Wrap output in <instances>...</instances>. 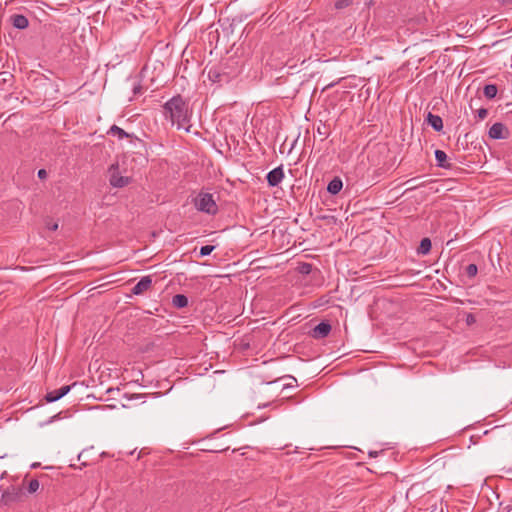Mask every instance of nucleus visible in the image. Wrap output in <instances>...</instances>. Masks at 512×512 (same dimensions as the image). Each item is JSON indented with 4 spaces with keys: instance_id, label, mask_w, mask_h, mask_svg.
<instances>
[{
    "instance_id": "obj_1",
    "label": "nucleus",
    "mask_w": 512,
    "mask_h": 512,
    "mask_svg": "<svg viewBox=\"0 0 512 512\" xmlns=\"http://www.w3.org/2000/svg\"><path fill=\"white\" fill-rule=\"evenodd\" d=\"M165 116L170 119L173 125L178 129H184L186 132L190 131L191 125L188 105L180 96H174L168 100L164 105Z\"/></svg>"
},
{
    "instance_id": "obj_2",
    "label": "nucleus",
    "mask_w": 512,
    "mask_h": 512,
    "mask_svg": "<svg viewBox=\"0 0 512 512\" xmlns=\"http://www.w3.org/2000/svg\"><path fill=\"white\" fill-rule=\"evenodd\" d=\"M24 496L25 494L21 486L9 485L1 489L0 506L11 508L15 504L22 502Z\"/></svg>"
},
{
    "instance_id": "obj_3",
    "label": "nucleus",
    "mask_w": 512,
    "mask_h": 512,
    "mask_svg": "<svg viewBox=\"0 0 512 512\" xmlns=\"http://www.w3.org/2000/svg\"><path fill=\"white\" fill-rule=\"evenodd\" d=\"M194 205L198 211L209 215H215L218 211V206L210 193L200 192L194 200Z\"/></svg>"
},
{
    "instance_id": "obj_4",
    "label": "nucleus",
    "mask_w": 512,
    "mask_h": 512,
    "mask_svg": "<svg viewBox=\"0 0 512 512\" xmlns=\"http://www.w3.org/2000/svg\"><path fill=\"white\" fill-rule=\"evenodd\" d=\"M109 172H110L109 182H110L111 186L117 187V188H122L129 184V182H130L129 177L120 175V173L118 171V165L113 164L110 167Z\"/></svg>"
},
{
    "instance_id": "obj_5",
    "label": "nucleus",
    "mask_w": 512,
    "mask_h": 512,
    "mask_svg": "<svg viewBox=\"0 0 512 512\" xmlns=\"http://www.w3.org/2000/svg\"><path fill=\"white\" fill-rule=\"evenodd\" d=\"M488 135L495 140L506 139L509 136V130L503 123L497 122L490 127Z\"/></svg>"
},
{
    "instance_id": "obj_6",
    "label": "nucleus",
    "mask_w": 512,
    "mask_h": 512,
    "mask_svg": "<svg viewBox=\"0 0 512 512\" xmlns=\"http://www.w3.org/2000/svg\"><path fill=\"white\" fill-rule=\"evenodd\" d=\"M284 178V171L282 166L276 167L270 172H268L266 179L268 182V185L271 187L277 186Z\"/></svg>"
},
{
    "instance_id": "obj_7",
    "label": "nucleus",
    "mask_w": 512,
    "mask_h": 512,
    "mask_svg": "<svg viewBox=\"0 0 512 512\" xmlns=\"http://www.w3.org/2000/svg\"><path fill=\"white\" fill-rule=\"evenodd\" d=\"M330 331L331 325L327 322H321L312 329L310 335L314 339H322L327 337Z\"/></svg>"
},
{
    "instance_id": "obj_8",
    "label": "nucleus",
    "mask_w": 512,
    "mask_h": 512,
    "mask_svg": "<svg viewBox=\"0 0 512 512\" xmlns=\"http://www.w3.org/2000/svg\"><path fill=\"white\" fill-rule=\"evenodd\" d=\"M75 384H73L74 386ZM72 385L62 386L60 389L50 391L46 394L45 399L47 402H55L69 393Z\"/></svg>"
},
{
    "instance_id": "obj_9",
    "label": "nucleus",
    "mask_w": 512,
    "mask_h": 512,
    "mask_svg": "<svg viewBox=\"0 0 512 512\" xmlns=\"http://www.w3.org/2000/svg\"><path fill=\"white\" fill-rule=\"evenodd\" d=\"M152 284V279L150 276H145L140 279V281L133 287L132 293L135 295H140L147 291Z\"/></svg>"
},
{
    "instance_id": "obj_10",
    "label": "nucleus",
    "mask_w": 512,
    "mask_h": 512,
    "mask_svg": "<svg viewBox=\"0 0 512 512\" xmlns=\"http://www.w3.org/2000/svg\"><path fill=\"white\" fill-rule=\"evenodd\" d=\"M11 24L14 28L23 30L29 25V21L26 16L22 14H14L10 17Z\"/></svg>"
},
{
    "instance_id": "obj_11",
    "label": "nucleus",
    "mask_w": 512,
    "mask_h": 512,
    "mask_svg": "<svg viewBox=\"0 0 512 512\" xmlns=\"http://www.w3.org/2000/svg\"><path fill=\"white\" fill-rule=\"evenodd\" d=\"M427 123L437 132L443 129V120L439 115L432 114L429 112L427 114Z\"/></svg>"
},
{
    "instance_id": "obj_12",
    "label": "nucleus",
    "mask_w": 512,
    "mask_h": 512,
    "mask_svg": "<svg viewBox=\"0 0 512 512\" xmlns=\"http://www.w3.org/2000/svg\"><path fill=\"white\" fill-rule=\"evenodd\" d=\"M342 187V180L339 177H335L328 183L327 191L332 195H336L341 191Z\"/></svg>"
},
{
    "instance_id": "obj_13",
    "label": "nucleus",
    "mask_w": 512,
    "mask_h": 512,
    "mask_svg": "<svg viewBox=\"0 0 512 512\" xmlns=\"http://www.w3.org/2000/svg\"><path fill=\"white\" fill-rule=\"evenodd\" d=\"M435 159L437 166L441 168H448L450 164L447 162V154L443 150L435 151Z\"/></svg>"
},
{
    "instance_id": "obj_14",
    "label": "nucleus",
    "mask_w": 512,
    "mask_h": 512,
    "mask_svg": "<svg viewBox=\"0 0 512 512\" xmlns=\"http://www.w3.org/2000/svg\"><path fill=\"white\" fill-rule=\"evenodd\" d=\"M107 134L111 136H116L118 139L130 137V135L127 132H125L122 128H120L117 125H112L108 130Z\"/></svg>"
},
{
    "instance_id": "obj_15",
    "label": "nucleus",
    "mask_w": 512,
    "mask_h": 512,
    "mask_svg": "<svg viewBox=\"0 0 512 512\" xmlns=\"http://www.w3.org/2000/svg\"><path fill=\"white\" fill-rule=\"evenodd\" d=\"M172 304L176 308H184L188 305V298L183 294H177L173 296Z\"/></svg>"
},
{
    "instance_id": "obj_16",
    "label": "nucleus",
    "mask_w": 512,
    "mask_h": 512,
    "mask_svg": "<svg viewBox=\"0 0 512 512\" xmlns=\"http://www.w3.org/2000/svg\"><path fill=\"white\" fill-rule=\"evenodd\" d=\"M432 247L431 240L429 238H423L420 241V245L417 249L418 254L426 255L430 252Z\"/></svg>"
},
{
    "instance_id": "obj_17",
    "label": "nucleus",
    "mask_w": 512,
    "mask_h": 512,
    "mask_svg": "<svg viewBox=\"0 0 512 512\" xmlns=\"http://www.w3.org/2000/svg\"><path fill=\"white\" fill-rule=\"evenodd\" d=\"M483 92L486 98L493 99L497 95L498 88L495 84H487L484 86Z\"/></svg>"
},
{
    "instance_id": "obj_18",
    "label": "nucleus",
    "mask_w": 512,
    "mask_h": 512,
    "mask_svg": "<svg viewBox=\"0 0 512 512\" xmlns=\"http://www.w3.org/2000/svg\"><path fill=\"white\" fill-rule=\"evenodd\" d=\"M39 487H40L39 481L37 479H32L29 481V483L27 485V491H28V493L33 494L38 491Z\"/></svg>"
},
{
    "instance_id": "obj_19",
    "label": "nucleus",
    "mask_w": 512,
    "mask_h": 512,
    "mask_svg": "<svg viewBox=\"0 0 512 512\" xmlns=\"http://www.w3.org/2000/svg\"><path fill=\"white\" fill-rule=\"evenodd\" d=\"M215 249V246L213 245H205L200 248V256H208L212 253V251Z\"/></svg>"
},
{
    "instance_id": "obj_20",
    "label": "nucleus",
    "mask_w": 512,
    "mask_h": 512,
    "mask_svg": "<svg viewBox=\"0 0 512 512\" xmlns=\"http://www.w3.org/2000/svg\"><path fill=\"white\" fill-rule=\"evenodd\" d=\"M478 272V268L475 264H469L466 267V275L470 278L475 277Z\"/></svg>"
},
{
    "instance_id": "obj_21",
    "label": "nucleus",
    "mask_w": 512,
    "mask_h": 512,
    "mask_svg": "<svg viewBox=\"0 0 512 512\" xmlns=\"http://www.w3.org/2000/svg\"><path fill=\"white\" fill-rule=\"evenodd\" d=\"M353 0H337L335 2V8L336 9H343L352 4Z\"/></svg>"
},
{
    "instance_id": "obj_22",
    "label": "nucleus",
    "mask_w": 512,
    "mask_h": 512,
    "mask_svg": "<svg viewBox=\"0 0 512 512\" xmlns=\"http://www.w3.org/2000/svg\"><path fill=\"white\" fill-rule=\"evenodd\" d=\"M488 115V110L486 108H480L477 110V117L479 120H484Z\"/></svg>"
},
{
    "instance_id": "obj_23",
    "label": "nucleus",
    "mask_w": 512,
    "mask_h": 512,
    "mask_svg": "<svg viewBox=\"0 0 512 512\" xmlns=\"http://www.w3.org/2000/svg\"><path fill=\"white\" fill-rule=\"evenodd\" d=\"M209 78H210L212 81H214V82H216V81H218V82H219V81H221V79H220V74H219L216 70H210V71H209Z\"/></svg>"
},
{
    "instance_id": "obj_24",
    "label": "nucleus",
    "mask_w": 512,
    "mask_h": 512,
    "mask_svg": "<svg viewBox=\"0 0 512 512\" xmlns=\"http://www.w3.org/2000/svg\"><path fill=\"white\" fill-rule=\"evenodd\" d=\"M301 273L309 274L311 272V264L304 263L300 269Z\"/></svg>"
},
{
    "instance_id": "obj_25",
    "label": "nucleus",
    "mask_w": 512,
    "mask_h": 512,
    "mask_svg": "<svg viewBox=\"0 0 512 512\" xmlns=\"http://www.w3.org/2000/svg\"><path fill=\"white\" fill-rule=\"evenodd\" d=\"M38 177L40 179H45L47 177V171L45 169H40L38 171Z\"/></svg>"
},
{
    "instance_id": "obj_26",
    "label": "nucleus",
    "mask_w": 512,
    "mask_h": 512,
    "mask_svg": "<svg viewBox=\"0 0 512 512\" xmlns=\"http://www.w3.org/2000/svg\"><path fill=\"white\" fill-rule=\"evenodd\" d=\"M48 229L52 230V231H56L58 229V224L57 223H54V224H48Z\"/></svg>"
},
{
    "instance_id": "obj_27",
    "label": "nucleus",
    "mask_w": 512,
    "mask_h": 512,
    "mask_svg": "<svg viewBox=\"0 0 512 512\" xmlns=\"http://www.w3.org/2000/svg\"><path fill=\"white\" fill-rule=\"evenodd\" d=\"M377 454H378V452H370V453H369V455H370L371 457H376V456H377Z\"/></svg>"
}]
</instances>
